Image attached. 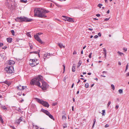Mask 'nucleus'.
I'll use <instances>...</instances> for the list:
<instances>
[{"label":"nucleus","mask_w":129,"mask_h":129,"mask_svg":"<svg viewBox=\"0 0 129 129\" xmlns=\"http://www.w3.org/2000/svg\"><path fill=\"white\" fill-rule=\"evenodd\" d=\"M49 12L48 11L43 9L36 8L34 10V16H37V17L40 18H45L47 17L45 14L48 13Z\"/></svg>","instance_id":"nucleus-1"},{"label":"nucleus","mask_w":129,"mask_h":129,"mask_svg":"<svg viewBox=\"0 0 129 129\" xmlns=\"http://www.w3.org/2000/svg\"><path fill=\"white\" fill-rule=\"evenodd\" d=\"M42 76L40 75H39L37 77L35 78L32 79L30 82L32 85H36L39 87H41L40 85V82L42 81Z\"/></svg>","instance_id":"nucleus-2"},{"label":"nucleus","mask_w":129,"mask_h":129,"mask_svg":"<svg viewBox=\"0 0 129 129\" xmlns=\"http://www.w3.org/2000/svg\"><path fill=\"white\" fill-rule=\"evenodd\" d=\"M15 20L16 21L20 22H21L23 21L26 22H31L33 20L32 19L28 18L25 17H17L15 19Z\"/></svg>","instance_id":"nucleus-3"},{"label":"nucleus","mask_w":129,"mask_h":129,"mask_svg":"<svg viewBox=\"0 0 129 129\" xmlns=\"http://www.w3.org/2000/svg\"><path fill=\"white\" fill-rule=\"evenodd\" d=\"M4 70L5 72L8 74H11L14 72L13 67L12 66H9L5 68Z\"/></svg>","instance_id":"nucleus-4"},{"label":"nucleus","mask_w":129,"mask_h":129,"mask_svg":"<svg viewBox=\"0 0 129 129\" xmlns=\"http://www.w3.org/2000/svg\"><path fill=\"white\" fill-rule=\"evenodd\" d=\"M35 99L38 103L42 104L45 107L47 108H48L49 107V104L46 101H44L42 100H40L37 98H36Z\"/></svg>","instance_id":"nucleus-5"},{"label":"nucleus","mask_w":129,"mask_h":129,"mask_svg":"<svg viewBox=\"0 0 129 129\" xmlns=\"http://www.w3.org/2000/svg\"><path fill=\"white\" fill-rule=\"evenodd\" d=\"M41 82L42 83V86H41V87H41L43 90H45L48 88V85L43 80Z\"/></svg>","instance_id":"nucleus-6"},{"label":"nucleus","mask_w":129,"mask_h":129,"mask_svg":"<svg viewBox=\"0 0 129 129\" xmlns=\"http://www.w3.org/2000/svg\"><path fill=\"white\" fill-rule=\"evenodd\" d=\"M42 34V33H37L36 35L34 36L35 39L41 44H42L43 42L39 37L38 36L41 35Z\"/></svg>","instance_id":"nucleus-7"},{"label":"nucleus","mask_w":129,"mask_h":129,"mask_svg":"<svg viewBox=\"0 0 129 129\" xmlns=\"http://www.w3.org/2000/svg\"><path fill=\"white\" fill-rule=\"evenodd\" d=\"M63 17L65 18V19L64 20L66 21H67L69 22H74V21L73 20V19L72 18L67 17L66 16H63Z\"/></svg>","instance_id":"nucleus-8"},{"label":"nucleus","mask_w":129,"mask_h":129,"mask_svg":"<svg viewBox=\"0 0 129 129\" xmlns=\"http://www.w3.org/2000/svg\"><path fill=\"white\" fill-rule=\"evenodd\" d=\"M53 54H50V53H45L44 54V59H45L46 57H47L48 58L50 56H52Z\"/></svg>","instance_id":"nucleus-9"},{"label":"nucleus","mask_w":129,"mask_h":129,"mask_svg":"<svg viewBox=\"0 0 129 129\" xmlns=\"http://www.w3.org/2000/svg\"><path fill=\"white\" fill-rule=\"evenodd\" d=\"M23 118L22 117H20V118L16 120V123L17 124H19L20 122L22 121Z\"/></svg>","instance_id":"nucleus-10"},{"label":"nucleus","mask_w":129,"mask_h":129,"mask_svg":"<svg viewBox=\"0 0 129 129\" xmlns=\"http://www.w3.org/2000/svg\"><path fill=\"white\" fill-rule=\"evenodd\" d=\"M34 61L33 63V64L32 65V67L35 66L39 64V62H38L37 59H34Z\"/></svg>","instance_id":"nucleus-11"},{"label":"nucleus","mask_w":129,"mask_h":129,"mask_svg":"<svg viewBox=\"0 0 129 129\" xmlns=\"http://www.w3.org/2000/svg\"><path fill=\"white\" fill-rule=\"evenodd\" d=\"M41 111L44 113L46 114L47 115L49 113L48 111L43 109H42Z\"/></svg>","instance_id":"nucleus-12"},{"label":"nucleus","mask_w":129,"mask_h":129,"mask_svg":"<svg viewBox=\"0 0 129 129\" xmlns=\"http://www.w3.org/2000/svg\"><path fill=\"white\" fill-rule=\"evenodd\" d=\"M15 63V61H13L10 60L8 61V64L10 65H12V64H14Z\"/></svg>","instance_id":"nucleus-13"},{"label":"nucleus","mask_w":129,"mask_h":129,"mask_svg":"<svg viewBox=\"0 0 129 129\" xmlns=\"http://www.w3.org/2000/svg\"><path fill=\"white\" fill-rule=\"evenodd\" d=\"M48 116H49V117L51 118V119L53 120H54V119L53 118V116L51 115L50 113H49L47 115Z\"/></svg>","instance_id":"nucleus-14"},{"label":"nucleus","mask_w":129,"mask_h":129,"mask_svg":"<svg viewBox=\"0 0 129 129\" xmlns=\"http://www.w3.org/2000/svg\"><path fill=\"white\" fill-rule=\"evenodd\" d=\"M0 107L1 108H2V109H4L5 111L7 109V108L5 106H4L1 105L0 106Z\"/></svg>","instance_id":"nucleus-15"},{"label":"nucleus","mask_w":129,"mask_h":129,"mask_svg":"<svg viewBox=\"0 0 129 129\" xmlns=\"http://www.w3.org/2000/svg\"><path fill=\"white\" fill-rule=\"evenodd\" d=\"M12 38H8L7 39V42L10 43H11L12 42Z\"/></svg>","instance_id":"nucleus-16"},{"label":"nucleus","mask_w":129,"mask_h":129,"mask_svg":"<svg viewBox=\"0 0 129 129\" xmlns=\"http://www.w3.org/2000/svg\"><path fill=\"white\" fill-rule=\"evenodd\" d=\"M34 59H30V66L32 67V65L33 64V63L34 62Z\"/></svg>","instance_id":"nucleus-17"},{"label":"nucleus","mask_w":129,"mask_h":129,"mask_svg":"<svg viewBox=\"0 0 129 129\" xmlns=\"http://www.w3.org/2000/svg\"><path fill=\"white\" fill-rule=\"evenodd\" d=\"M58 46H59V47L60 48H62V47H63V48H64L65 46H63L62 44L59 43L58 44Z\"/></svg>","instance_id":"nucleus-18"},{"label":"nucleus","mask_w":129,"mask_h":129,"mask_svg":"<svg viewBox=\"0 0 129 129\" xmlns=\"http://www.w3.org/2000/svg\"><path fill=\"white\" fill-rule=\"evenodd\" d=\"M22 86H21V85H19L17 87V89H19L20 90H22Z\"/></svg>","instance_id":"nucleus-19"},{"label":"nucleus","mask_w":129,"mask_h":129,"mask_svg":"<svg viewBox=\"0 0 129 129\" xmlns=\"http://www.w3.org/2000/svg\"><path fill=\"white\" fill-rule=\"evenodd\" d=\"M20 2L24 3H26L27 2V0H20Z\"/></svg>","instance_id":"nucleus-20"},{"label":"nucleus","mask_w":129,"mask_h":129,"mask_svg":"<svg viewBox=\"0 0 129 129\" xmlns=\"http://www.w3.org/2000/svg\"><path fill=\"white\" fill-rule=\"evenodd\" d=\"M0 121H1V122L2 123H3L4 122L2 118V117H1V116H0Z\"/></svg>","instance_id":"nucleus-21"},{"label":"nucleus","mask_w":129,"mask_h":129,"mask_svg":"<svg viewBox=\"0 0 129 129\" xmlns=\"http://www.w3.org/2000/svg\"><path fill=\"white\" fill-rule=\"evenodd\" d=\"M5 83L7 84L8 85H10V83L7 81H5Z\"/></svg>","instance_id":"nucleus-22"},{"label":"nucleus","mask_w":129,"mask_h":129,"mask_svg":"<svg viewBox=\"0 0 129 129\" xmlns=\"http://www.w3.org/2000/svg\"><path fill=\"white\" fill-rule=\"evenodd\" d=\"M93 125H92V127L93 128L94 126V125L95 124V121H96V119H93Z\"/></svg>","instance_id":"nucleus-23"},{"label":"nucleus","mask_w":129,"mask_h":129,"mask_svg":"<svg viewBox=\"0 0 129 129\" xmlns=\"http://www.w3.org/2000/svg\"><path fill=\"white\" fill-rule=\"evenodd\" d=\"M117 53L119 54L120 56H121L122 55H124V54L123 53L120 52L119 51H118L117 52Z\"/></svg>","instance_id":"nucleus-24"},{"label":"nucleus","mask_w":129,"mask_h":129,"mask_svg":"<svg viewBox=\"0 0 129 129\" xmlns=\"http://www.w3.org/2000/svg\"><path fill=\"white\" fill-rule=\"evenodd\" d=\"M85 86L86 88H87L88 87V86H89L88 83H86L85 84Z\"/></svg>","instance_id":"nucleus-25"},{"label":"nucleus","mask_w":129,"mask_h":129,"mask_svg":"<svg viewBox=\"0 0 129 129\" xmlns=\"http://www.w3.org/2000/svg\"><path fill=\"white\" fill-rule=\"evenodd\" d=\"M118 92L120 94L122 93L123 92L122 90L121 89H119L118 90Z\"/></svg>","instance_id":"nucleus-26"},{"label":"nucleus","mask_w":129,"mask_h":129,"mask_svg":"<svg viewBox=\"0 0 129 129\" xmlns=\"http://www.w3.org/2000/svg\"><path fill=\"white\" fill-rule=\"evenodd\" d=\"M16 109L19 112H21V110L19 108H18L17 109Z\"/></svg>","instance_id":"nucleus-27"},{"label":"nucleus","mask_w":129,"mask_h":129,"mask_svg":"<svg viewBox=\"0 0 129 129\" xmlns=\"http://www.w3.org/2000/svg\"><path fill=\"white\" fill-rule=\"evenodd\" d=\"M66 117L64 115H63L62 116V119H66Z\"/></svg>","instance_id":"nucleus-28"},{"label":"nucleus","mask_w":129,"mask_h":129,"mask_svg":"<svg viewBox=\"0 0 129 129\" xmlns=\"http://www.w3.org/2000/svg\"><path fill=\"white\" fill-rule=\"evenodd\" d=\"M31 107L32 108H36V106L34 104L31 105Z\"/></svg>","instance_id":"nucleus-29"},{"label":"nucleus","mask_w":129,"mask_h":129,"mask_svg":"<svg viewBox=\"0 0 129 129\" xmlns=\"http://www.w3.org/2000/svg\"><path fill=\"white\" fill-rule=\"evenodd\" d=\"M11 32L12 33V35H14V33H14V30H11Z\"/></svg>","instance_id":"nucleus-30"},{"label":"nucleus","mask_w":129,"mask_h":129,"mask_svg":"<svg viewBox=\"0 0 129 129\" xmlns=\"http://www.w3.org/2000/svg\"><path fill=\"white\" fill-rule=\"evenodd\" d=\"M57 104V103L56 102L53 103H52V106H54L56 105Z\"/></svg>","instance_id":"nucleus-31"},{"label":"nucleus","mask_w":129,"mask_h":129,"mask_svg":"<svg viewBox=\"0 0 129 129\" xmlns=\"http://www.w3.org/2000/svg\"><path fill=\"white\" fill-rule=\"evenodd\" d=\"M63 128H64L67 127V124H64L63 125Z\"/></svg>","instance_id":"nucleus-32"},{"label":"nucleus","mask_w":129,"mask_h":129,"mask_svg":"<svg viewBox=\"0 0 129 129\" xmlns=\"http://www.w3.org/2000/svg\"><path fill=\"white\" fill-rule=\"evenodd\" d=\"M76 68H75L72 67V71L73 72H75V71Z\"/></svg>","instance_id":"nucleus-33"},{"label":"nucleus","mask_w":129,"mask_h":129,"mask_svg":"<svg viewBox=\"0 0 129 129\" xmlns=\"http://www.w3.org/2000/svg\"><path fill=\"white\" fill-rule=\"evenodd\" d=\"M111 88L112 89H113V90H114V85L113 84H112L111 85Z\"/></svg>","instance_id":"nucleus-34"},{"label":"nucleus","mask_w":129,"mask_h":129,"mask_svg":"<svg viewBox=\"0 0 129 129\" xmlns=\"http://www.w3.org/2000/svg\"><path fill=\"white\" fill-rule=\"evenodd\" d=\"M63 73H64V72H65V66L64 65V64L63 65Z\"/></svg>","instance_id":"nucleus-35"},{"label":"nucleus","mask_w":129,"mask_h":129,"mask_svg":"<svg viewBox=\"0 0 129 129\" xmlns=\"http://www.w3.org/2000/svg\"><path fill=\"white\" fill-rule=\"evenodd\" d=\"M29 45L30 47V49H32L33 48V46L31 45V44H30V43H29Z\"/></svg>","instance_id":"nucleus-36"},{"label":"nucleus","mask_w":129,"mask_h":129,"mask_svg":"<svg viewBox=\"0 0 129 129\" xmlns=\"http://www.w3.org/2000/svg\"><path fill=\"white\" fill-rule=\"evenodd\" d=\"M27 87L26 86H22V90H24Z\"/></svg>","instance_id":"nucleus-37"},{"label":"nucleus","mask_w":129,"mask_h":129,"mask_svg":"<svg viewBox=\"0 0 129 129\" xmlns=\"http://www.w3.org/2000/svg\"><path fill=\"white\" fill-rule=\"evenodd\" d=\"M123 51H127V48L123 47Z\"/></svg>","instance_id":"nucleus-38"},{"label":"nucleus","mask_w":129,"mask_h":129,"mask_svg":"<svg viewBox=\"0 0 129 129\" xmlns=\"http://www.w3.org/2000/svg\"><path fill=\"white\" fill-rule=\"evenodd\" d=\"M81 64V61H79V62H78V64L79 65V66H80Z\"/></svg>","instance_id":"nucleus-39"},{"label":"nucleus","mask_w":129,"mask_h":129,"mask_svg":"<svg viewBox=\"0 0 129 129\" xmlns=\"http://www.w3.org/2000/svg\"><path fill=\"white\" fill-rule=\"evenodd\" d=\"M103 113H102V114L103 115H104V113H105V110H102Z\"/></svg>","instance_id":"nucleus-40"},{"label":"nucleus","mask_w":129,"mask_h":129,"mask_svg":"<svg viewBox=\"0 0 129 129\" xmlns=\"http://www.w3.org/2000/svg\"><path fill=\"white\" fill-rule=\"evenodd\" d=\"M92 54V52H90L89 54V55L88 57L89 58H91V55Z\"/></svg>","instance_id":"nucleus-41"},{"label":"nucleus","mask_w":129,"mask_h":129,"mask_svg":"<svg viewBox=\"0 0 129 129\" xmlns=\"http://www.w3.org/2000/svg\"><path fill=\"white\" fill-rule=\"evenodd\" d=\"M67 78H68V77L67 76H66L64 77L63 79V81H65L66 79Z\"/></svg>","instance_id":"nucleus-42"},{"label":"nucleus","mask_w":129,"mask_h":129,"mask_svg":"<svg viewBox=\"0 0 129 129\" xmlns=\"http://www.w3.org/2000/svg\"><path fill=\"white\" fill-rule=\"evenodd\" d=\"M103 5L102 4H99L98 5V6L100 8H101V7Z\"/></svg>","instance_id":"nucleus-43"},{"label":"nucleus","mask_w":129,"mask_h":129,"mask_svg":"<svg viewBox=\"0 0 129 129\" xmlns=\"http://www.w3.org/2000/svg\"><path fill=\"white\" fill-rule=\"evenodd\" d=\"M111 103V101H109L108 102V103L107 104V106H109V105Z\"/></svg>","instance_id":"nucleus-44"},{"label":"nucleus","mask_w":129,"mask_h":129,"mask_svg":"<svg viewBox=\"0 0 129 129\" xmlns=\"http://www.w3.org/2000/svg\"><path fill=\"white\" fill-rule=\"evenodd\" d=\"M62 114L65 115L66 114V112L64 111H63L62 112Z\"/></svg>","instance_id":"nucleus-45"},{"label":"nucleus","mask_w":129,"mask_h":129,"mask_svg":"<svg viewBox=\"0 0 129 129\" xmlns=\"http://www.w3.org/2000/svg\"><path fill=\"white\" fill-rule=\"evenodd\" d=\"M40 50H38V51H37V53H38V55L39 57H40V54H39V53H40Z\"/></svg>","instance_id":"nucleus-46"},{"label":"nucleus","mask_w":129,"mask_h":129,"mask_svg":"<svg viewBox=\"0 0 129 129\" xmlns=\"http://www.w3.org/2000/svg\"><path fill=\"white\" fill-rule=\"evenodd\" d=\"M3 45V44L2 43H0V47H2Z\"/></svg>","instance_id":"nucleus-47"},{"label":"nucleus","mask_w":129,"mask_h":129,"mask_svg":"<svg viewBox=\"0 0 129 129\" xmlns=\"http://www.w3.org/2000/svg\"><path fill=\"white\" fill-rule=\"evenodd\" d=\"M7 48V46H5V47H2V48L3 49H6Z\"/></svg>","instance_id":"nucleus-48"},{"label":"nucleus","mask_w":129,"mask_h":129,"mask_svg":"<svg viewBox=\"0 0 129 129\" xmlns=\"http://www.w3.org/2000/svg\"><path fill=\"white\" fill-rule=\"evenodd\" d=\"M76 65L75 64H73L72 67L73 68H76Z\"/></svg>","instance_id":"nucleus-49"},{"label":"nucleus","mask_w":129,"mask_h":129,"mask_svg":"<svg viewBox=\"0 0 129 129\" xmlns=\"http://www.w3.org/2000/svg\"><path fill=\"white\" fill-rule=\"evenodd\" d=\"M98 36H100V37H101V33L100 32V33H99L98 34Z\"/></svg>","instance_id":"nucleus-50"},{"label":"nucleus","mask_w":129,"mask_h":129,"mask_svg":"<svg viewBox=\"0 0 129 129\" xmlns=\"http://www.w3.org/2000/svg\"><path fill=\"white\" fill-rule=\"evenodd\" d=\"M98 35H95V36L94 37V38L96 39V38H98Z\"/></svg>","instance_id":"nucleus-51"},{"label":"nucleus","mask_w":129,"mask_h":129,"mask_svg":"<svg viewBox=\"0 0 129 129\" xmlns=\"http://www.w3.org/2000/svg\"><path fill=\"white\" fill-rule=\"evenodd\" d=\"M77 54L76 52V51H74L73 53V54Z\"/></svg>","instance_id":"nucleus-52"},{"label":"nucleus","mask_w":129,"mask_h":129,"mask_svg":"<svg viewBox=\"0 0 129 129\" xmlns=\"http://www.w3.org/2000/svg\"><path fill=\"white\" fill-rule=\"evenodd\" d=\"M109 18H107L105 19L104 21H107L108 20H109Z\"/></svg>","instance_id":"nucleus-53"},{"label":"nucleus","mask_w":129,"mask_h":129,"mask_svg":"<svg viewBox=\"0 0 129 129\" xmlns=\"http://www.w3.org/2000/svg\"><path fill=\"white\" fill-rule=\"evenodd\" d=\"M118 107H119L117 105H116L115 107L116 109H118Z\"/></svg>","instance_id":"nucleus-54"},{"label":"nucleus","mask_w":129,"mask_h":129,"mask_svg":"<svg viewBox=\"0 0 129 129\" xmlns=\"http://www.w3.org/2000/svg\"><path fill=\"white\" fill-rule=\"evenodd\" d=\"M31 53H35V54H38V53H37V51H34V52H31Z\"/></svg>","instance_id":"nucleus-55"},{"label":"nucleus","mask_w":129,"mask_h":129,"mask_svg":"<svg viewBox=\"0 0 129 129\" xmlns=\"http://www.w3.org/2000/svg\"><path fill=\"white\" fill-rule=\"evenodd\" d=\"M27 35L29 37H31V36L29 34V33H27Z\"/></svg>","instance_id":"nucleus-56"},{"label":"nucleus","mask_w":129,"mask_h":129,"mask_svg":"<svg viewBox=\"0 0 129 129\" xmlns=\"http://www.w3.org/2000/svg\"><path fill=\"white\" fill-rule=\"evenodd\" d=\"M128 67H126V69H125V70L124 71V72H126V71H127V70L128 69Z\"/></svg>","instance_id":"nucleus-57"},{"label":"nucleus","mask_w":129,"mask_h":129,"mask_svg":"<svg viewBox=\"0 0 129 129\" xmlns=\"http://www.w3.org/2000/svg\"><path fill=\"white\" fill-rule=\"evenodd\" d=\"M103 51H104V52L106 53V49L105 48H104L103 49Z\"/></svg>","instance_id":"nucleus-58"},{"label":"nucleus","mask_w":129,"mask_h":129,"mask_svg":"<svg viewBox=\"0 0 129 129\" xmlns=\"http://www.w3.org/2000/svg\"><path fill=\"white\" fill-rule=\"evenodd\" d=\"M126 76H129V72H128L126 74Z\"/></svg>","instance_id":"nucleus-59"},{"label":"nucleus","mask_w":129,"mask_h":129,"mask_svg":"<svg viewBox=\"0 0 129 129\" xmlns=\"http://www.w3.org/2000/svg\"><path fill=\"white\" fill-rule=\"evenodd\" d=\"M104 56L105 57V58H106V52H104Z\"/></svg>","instance_id":"nucleus-60"},{"label":"nucleus","mask_w":129,"mask_h":129,"mask_svg":"<svg viewBox=\"0 0 129 129\" xmlns=\"http://www.w3.org/2000/svg\"><path fill=\"white\" fill-rule=\"evenodd\" d=\"M108 126H109V125L108 124H106L105 125V127H108Z\"/></svg>","instance_id":"nucleus-61"},{"label":"nucleus","mask_w":129,"mask_h":129,"mask_svg":"<svg viewBox=\"0 0 129 129\" xmlns=\"http://www.w3.org/2000/svg\"><path fill=\"white\" fill-rule=\"evenodd\" d=\"M100 16V15L99 14H97L96 15V16L98 17H99Z\"/></svg>","instance_id":"nucleus-62"},{"label":"nucleus","mask_w":129,"mask_h":129,"mask_svg":"<svg viewBox=\"0 0 129 129\" xmlns=\"http://www.w3.org/2000/svg\"><path fill=\"white\" fill-rule=\"evenodd\" d=\"M107 72L106 71H104L102 73H107Z\"/></svg>","instance_id":"nucleus-63"},{"label":"nucleus","mask_w":129,"mask_h":129,"mask_svg":"<svg viewBox=\"0 0 129 129\" xmlns=\"http://www.w3.org/2000/svg\"><path fill=\"white\" fill-rule=\"evenodd\" d=\"M11 127L13 129H16L14 127V126H11Z\"/></svg>","instance_id":"nucleus-64"}]
</instances>
